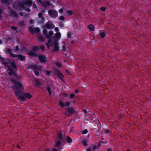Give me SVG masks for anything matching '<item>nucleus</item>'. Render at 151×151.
Masks as SVG:
<instances>
[{
    "label": "nucleus",
    "mask_w": 151,
    "mask_h": 151,
    "mask_svg": "<svg viewBox=\"0 0 151 151\" xmlns=\"http://www.w3.org/2000/svg\"><path fill=\"white\" fill-rule=\"evenodd\" d=\"M27 53V54L31 57H38L41 63H46L47 61L46 56L44 54L38 55L36 53L34 52L32 50H29L28 51Z\"/></svg>",
    "instance_id": "1"
},
{
    "label": "nucleus",
    "mask_w": 151,
    "mask_h": 151,
    "mask_svg": "<svg viewBox=\"0 0 151 151\" xmlns=\"http://www.w3.org/2000/svg\"><path fill=\"white\" fill-rule=\"evenodd\" d=\"M10 65L12 68L7 65H6L7 66V72L9 75L11 76H13L14 77H17L16 73L17 70V65L14 62L11 63Z\"/></svg>",
    "instance_id": "2"
},
{
    "label": "nucleus",
    "mask_w": 151,
    "mask_h": 151,
    "mask_svg": "<svg viewBox=\"0 0 151 151\" xmlns=\"http://www.w3.org/2000/svg\"><path fill=\"white\" fill-rule=\"evenodd\" d=\"M64 133L62 131H60L58 134V139L55 144L54 146L58 150L62 149L61 145L62 142L64 141Z\"/></svg>",
    "instance_id": "3"
},
{
    "label": "nucleus",
    "mask_w": 151,
    "mask_h": 151,
    "mask_svg": "<svg viewBox=\"0 0 151 151\" xmlns=\"http://www.w3.org/2000/svg\"><path fill=\"white\" fill-rule=\"evenodd\" d=\"M10 80L15 85L12 86L11 88L13 89L17 90L14 93L17 99H19V82L17 81L16 79L13 78H10Z\"/></svg>",
    "instance_id": "4"
},
{
    "label": "nucleus",
    "mask_w": 151,
    "mask_h": 151,
    "mask_svg": "<svg viewBox=\"0 0 151 151\" xmlns=\"http://www.w3.org/2000/svg\"><path fill=\"white\" fill-rule=\"evenodd\" d=\"M30 67L33 69L35 75L37 76H39V71H41L42 68V67L41 65H37L33 64H32V65L30 66Z\"/></svg>",
    "instance_id": "5"
},
{
    "label": "nucleus",
    "mask_w": 151,
    "mask_h": 151,
    "mask_svg": "<svg viewBox=\"0 0 151 151\" xmlns=\"http://www.w3.org/2000/svg\"><path fill=\"white\" fill-rule=\"evenodd\" d=\"M32 4V0H23L22 2L19 0V7L26 5L31 6Z\"/></svg>",
    "instance_id": "6"
},
{
    "label": "nucleus",
    "mask_w": 151,
    "mask_h": 151,
    "mask_svg": "<svg viewBox=\"0 0 151 151\" xmlns=\"http://www.w3.org/2000/svg\"><path fill=\"white\" fill-rule=\"evenodd\" d=\"M48 13L49 15L53 18H55L58 16V12L55 10L49 9Z\"/></svg>",
    "instance_id": "7"
},
{
    "label": "nucleus",
    "mask_w": 151,
    "mask_h": 151,
    "mask_svg": "<svg viewBox=\"0 0 151 151\" xmlns=\"http://www.w3.org/2000/svg\"><path fill=\"white\" fill-rule=\"evenodd\" d=\"M53 69L54 71L55 74L57 75L58 77L62 81H64L63 78H64V76L60 71L57 68H54Z\"/></svg>",
    "instance_id": "8"
},
{
    "label": "nucleus",
    "mask_w": 151,
    "mask_h": 151,
    "mask_svg": "<svg viewBox=\"0 0 151 151\" xmlns=\"http://www.w3.org/2000/svg\"><path fill=\"white\" fill-rule=\"evenodd\" d=\"M70 102L66 101L64 102L63 101L60 100L59 102V105L62 108L64 109L65 107H69L71 106Z\"/></svg>",
    "instance_id": "9"
},
{
    "label": "nucleus",
    "mask_w": 151,
    "mask_h": 151,
    "mask_svg": "<svg viewBox=\"0 0 151 151\" xmlns=\"http://www.w3.org/2000/svg\"><path fill=\"white\" fill-rule=\"evenodd\" d=\"M28 29L30 33L33 34H34L35 33H39L40 31V29L38 27H36L34 29L32 27H29L28 28Z\"/></svg>",
    "instance_id": "10"
},
{
    "label": "nucleus",
    "mask_w": 151,
    "mask_h": 151,
    "mask_svg": "<svg viewBox=\"0 0 151 151\" xmlns=\"http://www.w3.org/2000/svg\"><path fill=\"white\" fill-rule=\"evenodd\" d=\"M54 46L52 50V51L54 52H55L59 50V47L58 46V43L57 42L56 40H54Z\"/></svg>",
    "instance_id": "11"
},
{
    "label": "nucleus",
    "mask_w": 151,
    "mask_h": 151,
    "mask_svg": "<svg viewBox=\"0 0 151 151\" xmlns=\"http://www.w3.org/2000/svg\"><path fill=\"white\" fill-rule=\"evenodd\" d=\"M68 110H66L65 112L66 114H72L74 112V110L72 107L68 108Z\"/></svg>",
    "instance_id": "12"
},
{
    "label": "nucleus",
    "mask_w": 151,
    "mask_h": 151,
    "mask_svg": "<svg viewBox=\"0 0 151 151\" xmlns=\"http://www.w3.org/2000/svg\"><path fill=\"white\" fill-rule=\"evenodd\" d=\"M61 37V34L60 32H57L54 36L55 39L54 40H56L58 42V40Z\"/></svg>",
    "instance_id": "13"
},
{
    "label": "nucleus",
    "mask_w": 151,
    "mask_h": 151,
    "mask_svg": "<svg viewBox=\"0 0 151 151\" xmlns=\"http://www.w3.org/2000/svg\"><path fill=\"white\" fill-rule=\"evenodd\" d=\"M9 15L13 17H17V15L16 12L12 9L9 14Z\"/></svg>",
    "instance_id": "14"
},
{
    "label": "nucleus",
    "mask_w": 151,
    "mask_h": 151,
    "mask_svg": "<svg viewBox=\"0 0 151 151\" xmlns=\"http://www.w3.org/2000/svg\"><path fill=\"white\" fill-rule=\"evenodd\" d=\"M23 95L25 96L26 98L29 99H30L32 97V95L30 93L23 92Z\"/></svg>",
    "instance_id": "15"
},
{
    "label": "nucleus",
    "mask_w": 151,
    "mask_h": 151,
    "mask_svg": "<svg viewBox=\"0 0 151 151\" xmlns=\"http://www.w3.org/2000/svg\"><path fill=\"white\" fill-rule=\"evenodd\" d=\"M87 28L90 31H93L95 29V27L93 24H90L87 26Z\"/></svg>",
    "instance_id": "16"
},
{
    "label": "nucleus",
    "mask_w": 151,
    "mask_h": 151,
    "mask_svg": "<svg viewBox=\"0 0 151 151\" xmlns=\"http://www.w3.org/2000/svg\"><path fill=\"white\" fill-rule=\"evenodd\" d=\"M42 12H40L38 14V16L40 18H41V20H44L45 19V18L44 16H42V13H44L45 12V11L44 9H43V10H42Z\"/></svg>",
    "instance_id": "17"
},
{
    "label": "nucleus",
    "mask_w": 151,
    "mask_h": 151,
    "mask_svg": "<svg viewBox=\"0 0 151 151\" xmlns=\"http://www.w3.org/2000/svg\"><path fill=\"white\" fill-rule=\"evenodd\" d=\"M0 60L2 61L1 62L2 63L5 65H7L8 64V63L5 61L4 58L2 57L1 55H0Z\"/></svg>",
    "instance_id": "18"
},
{
    "label": "nucleus",
    "mask_w": 151,
    "mask_h": 151,
    "mask_svg": "<svg viewBox=\"0 0 151 151\" xmlns=\"http://www.w3.org/2000/svg\"><path fill=\"white\" fill-rule=\"evenodd\" d=\"M106 31L103 30L102 32L100 33L99 35L101 38H103L106 35Z\"/></svg>",
    "instance_id": "19"
},
{
    "label": "nucleus",
    "mask_w": 151,
    "mask_h": 151,
    "mask_svg": "<svg viewBox=\"0 0 151 151\" xmlns=\"http://www.w3.org/2000/svg\"><path fill=\"white\" fill-rule=\"evenodd\" d=\"M40 49V47L37 46H35L33 47L32 51L34 52H37Z\"/></svg>",
    "instance_id": "20"
},
{
    "label": "nucleus",
    "mask_w": 151,
    "mask_h": 151,
    "mask_svg": "<svg viewBox=\"0 0 151 151\" xmlns=\"http://www.w3.org/2000/svg\"><path fill=\"white\" fill-rule=\"evenodd\" d=\"M24 88L23 87V85L21 82L19 81V94L22 91H23Z\"/></svg>",
    "instance_id": "21"
},
{
    "label": "nucleus",
    "mask_w": 151,
    "mask_h": 151,
    "mask_svg": "<svg viewBox=\"0 0 151 151\" xmlns=\"http://www.w3.org/2000/svg\"><path fill=\"white\" fill-rule=\"evenodd\" d=\"M53 35V32L52 31H50L48 34L46 35V37L47 39H49Z\"/></svg>",
    "instance_id": "22"
},
{
    "label": "nucleus",
    "mask_w": 151,
    "mask_h": 151,
    "mask_svg": "<svg viewBox=\"0 0 151 151\" xmlns=\"http://www.w3.org/2000/svg\"><path fill=\"white\" fill-rule=\"evenodd\" d=\"M46 88L49 93V95H51L52 94V91H51V87L49 85H47Z\"/></svg>",
    "instance_id": "23"
},
{
    "label": "nucleus",
    "mask_w": 151,
    "mask_h": 151,
    "mask_svg": "<svg viewBox=\"0 0 151 151\" xmlns=\"http://www.w3.org/2000/svg\"><path fill=\"white\" fill-rule=\"evenodd\" d=\"M34 84L36 86H38L41 85V83L39 81V80L38 79H37L35 80Z\"/></svg>",
    "instance_id": "24"
},
{
    "label": "nucleus",
    "mask_w": 151,
    "mask_h": 151,
    "mask_svg": "<svg viewBox=\"0 0 151 151\" xmlns=\"http://www.w3.org/2000/svg\"><path fill=\"white\" fill-rule=\"evenodd\" d=\"M39 40L40 41V42H42L45 39V37L43 36H40L39 37Z\"/></svg>",
    "instance_id": "25"
},
{
    "label": "nucleus",
    "mask_w": 151,
    "mask_h": 151,
    "mask_svg": "<svg viewBox=\"0 0 151 151\" xmlns=\"http://www.w3.org/2000/svg\"><path fill=\"white\" fill-rule=\"evenodd\" d=\"M26 58L24 56L19 54V61H24L25 60Z\"/></svg>",
    "instance_id": "26"
},
{
    "label": "nucleus",
    "mask_w": 151,
    "mask_h": 151,
    "mask_svg": "<svg viewBox=\"0 0 151 151\" xmlns=\"http://www.w3.org/2000/svg\"><path fill=\"white\" fill-rule=\"evenodd\" d=\"M66 140L67 142L68 143H71L72 141L71 138L69 136H67Z\"/></svg>",
    "instance_id": "27"
},
{
    "label": "nucleus",
    "mask_w": 151,
    "mask_h": 151,
    "mask_svg": "<svg viewBox=\"0 0 151 151\" xmlns=\"http://www.w3.org/2000/svg\"><path fill=\"white\" fill-rule=\"evenodd\" d=\"M45 27L47 29H50L51 28V25L49 23L47 22L45 25Z\"/></svg>",
    "instance_id": "28"
},
{
    "label": "nucleus",
    "mask_w": 151,
    "mask_h": 151,
    "mask_svg": "<svg viewBox=\"0 0 151 151\" xmlns=\"http://www.w3.org/2000/svg\"><path fill=\"white\" fill-rule=\"evenodd\" d=\"M72 32L70 31H69L67 33V37L69 39H70L72 35Z\"/></svg>",
    "instance_id": "29"
},
{
    "label": "nucleus",
    "mask_w": 151,
    "mask_h": 151,
    "mask_svg": "<svg viewBox=\"0 0 151 151\" xmlns=\"http://www.w3.org/2000/svg\"><path fill=\"white\" fill-rule=\"evenodd\" d=\"M67 15L68 16L71 15L73 14L72 11L70 10H67Z\"/></svg>",
    "instance_id": "30"
},
{
    "label": "nucleus",
    "mask_w": 151,
    "mask_h": 151,
    "mask_svg": "<svg viewBox=\"0 0 151 151\" xmlns=\"http://www.w3.org/2000/svg\"><path fill=\"white\" fill-rule=\"evenodd\" d=\"M10 55L12 58H16L17 57H18V60H19V55L15 54L12 53V54H11Z\"/></svg>",
    "instance_id": "31"
},
{
    "label": "nucleus",
    "mask_w": 151,
    "mask_h": 151,
    "mask_svg": "<svg viewBox=\"0 0 151 151\" xmlns=\"http://www.w3.org/2000/svg\"><path fill=\"white\" fill-rule=\"evenodd\" d=\"M26 100V97L24 96H20L19 95V100L24 101Z\"/></svg>",
    "instance_id": "32"
},
{
    "label": "nucleus",
    "mask_w": 151,
    "mask_h": 151,
    "mask_svg": "<svg viewBox=\"0 0 151 151\" xmlns=\"http://www.w3.org/2000/svg\"><path fill=\"white\" fill-rule=\"evenodd\" d=\"M50 3L49 1H47L43 4V5L45 7H46L47 6H50Z\"/></svg>",
    "instance_id": "33"
},
{
    "label": "nucleus",
    "mask_w": 151,
    "mask_h": 151,
    "mask_svg": "<svg viewBox=\"0 0 151 151\" xmlns=\"http://www.w3.org/2000/svg\"><path fill=\"white\" fill-rule=\"evenodd\" d=\"M55 64L58 67L60 68L62 66V64L58 62H56L55 63Z\"/></svg>",
    "instance_id": "34"
},
{
    "label": "nucleus",
    "mask_w": 151,
    "mask_h": 151,
    "mask_svg": "<svg viewBox=\"0 0 151 151\" xmlns=\"http://www.w3.org/2000/svg\"><path fill=\"white\" fill-rule=\"evenodd\" d=\"M86 142H87L86 140H84L83 141H82V143L84 146L86 147L88 145L87 143Z\"/></svg>",
    "instance_id": "35"
},
{
    "label": "nucleus",
    "mask_w": 151,
    "mask_h": 151,
    "mask_svg": "<svg viewBox=\"0 0 151 151\" xmlns=\"http://www.w3.org/2000/svg\"><path fill=\"white\" fill-rule=\"evenodd\" d=\"M22 7L24 9V10H25L26 11L28 12H29L31 11V10L29 8L25 7H24V6H23Z\"/></svg>",
    "instance_id": "36"
},
{
    "label": "nucleus",
    "mask_w": 151,
    "mask_h": 151,
    "mask_svg": "<svg viewBox=\"0 0 151 151\" xmlns=\"http://www.w3.org/2000/svg\"><path fill=\"white\" fill-rule=\"evenodd\" d=\"M6 52H7L10 55L12 54V50L10 48H7L6 50Z\"/></svg>",
    "instance_id": "37"
},
{
    "label": "nucleus",
    "mask_w": 151,
    "mask_h": 151,
    "mask_svg": "<svg viewBox=\"0 0 151 151\" xmlns=\"http://www.w3.org/2000/svg\"><path fill=\"white\" fill-rule=\"evenodd\" d=\"M44 72L46 74V75L48 76H50V72L48 70H45L44 71Z\"/></svg>",
    "instance_id": "38"
},
{
    "label": "nucleus",
    "mask_w": 151,
    "mask_h": 151,
    "mask_svg": "<svg viewBox=\"0 0 151 151\" xmlns=\"http://www.w3.org/2000/svg\"><path fill=\"white\" fill-rule=\"evenodd\" d=\"M43 33L44 35H46L47 34V31L45 29H44L43 30Z\"/></svg>",
    "instance_id": "39"
},
{
    "label": "nucleus",
    "mask_w": 151,
    "mask_h": 151,
    "mask_svg": "<svg viewBox=\"0 0 151 151\" xmlns=\"http://www.w3.org/2000/svg\"><path fill=\"white\" fill-rule=\"evenodd\" d=\"M64 25H65L64 24L63 22H60L59 23V27L60 28H63V27L64 26Z\"/></svg>",
    "instance_id": "40"
},
{
    "label": "nucleus",
    "mask_w": 151,
    "mask_h": 151,
    "mask_svg": "<svg viewBox=\"0 0 151 151\" xmlns=\"http://www.w3.org/2000/svg\"><path fill=\"white\" fill-rule=\"evenodd\" d=\"M1 3L5 4L9 2L8 0H1Z\"/></svg>",
    "instance_id": "41"
},
{
    "label": "nucleus",
    "mask_w": 151,
    "mask_h": 151,
    "mask_svg": "<svg viewBox=\"0 0 151 151\" xmlns=\"http://www.w3.org/2000/svg\"><path fill=\"white\" fill-rule=\"evenodd\" d=\"M59 19L60 20H61L63 21L65 19V18L64 17V16H60L59 17Z\"/></svg>",
    "instance_id": "42"
},
{
    "label": "nucleus",
    "mask_w": 151,
    "mask_h": 151,
    "mask_svg": "<svg viewBox=\"0 0 151 151\" xmlns=\"http://www.w3.org/2000/svg\"><path fill=\"white\" fill-rule=\"evenodd\" d=\"M88 130L87 129H85L82 132L83 134H85L88 133Z\"/></svg>",
    "instance_id": "43"
},
{
    "label": "nucleus",
    "mask_w": 151,
    "mask_h": 151,
    "mask_svg": "<svg viewBox=\"0 0 151 151\" xmlns=\"http://www.w3.org/2000/svg\"><path fill=\"white\" fill-rule=\"evenodd\" d=\"M95 116V114H93V115H90L89 118H90L92 120L93 119Z\"/></svg>",
    "instance_id": "44"
},
{
    "label": "nucleus",
    "mask_w": 151,
    "mask_h": 151,
    "mask_svg": "<svg viewBox=\"0 0 151 151\" xmlns=\"http://www.w3.org/2000/svg\"><path fill=\"white\" fill-rule=\"evenodd\" d=\"M75 95L74 93H72L69 95V97L70 98L72 99L75 97Z\"/></svg>",
    "instance_id": "45"
},
{
    "label": "nucleus",
    "mask_w": 151,
    "mask_h": 151,
    "mask_svg": "<svg viewBox=\"0 0 151 151\" xmlns=\"http://www.w3.org/2000/svg\"><path fill=\"white\" fill-rule=\"evenodd\" d=\"M62 50L64 51H66L67 50L65 47V46L63 45L62 47Z\"/></svg>",
    "instance_id": "46"
},
{
    "label": "nucleus",
    "mask_w": 151,
    "mask_h": 151,
    "mask_svg": "<svg viewBox=\"0 0 151 151\" xmlns=\"http://www.w3.org/2000/svg\"><path fill=\"white\" fill-rule=\"evenodd\" d=\"M40 49H41V50L42 51H43L45 50V47L44 46L42 45L40 46Z\"/></svg>",
    "instance_id": "47"
},
{
    "label": "nucleus",
    "mask_w": 151,
    "mask_h": 151,
    "mask_svg": "<svg viewBox=\"0 0 151 151\" xmlns=\"http://www.w3.org/2000/svg\"><path fill=\"white\" fill-rule=\"evenodd\" d=\"M100 9L102 11H104L106 10V8L105 7L103 6L101 7Z\"/></svg>",
    "instance_id": "48"
},
{
    "label": "nucleus",
    "mask_w": 151,
    "mask_h": 151,
    "mask_svg": "<svg viewBox=\"0 0 151 151\" xmlns=\"http://www.w3.org/2000/svg\"><path fill=\"white\" fill-rule=\"evenodd\" d=\"M98 148V147L96 146H93V147H92V149H93V151H95V150Z\"/></svg>",
    "instance_id": "49"
},
{
    "label": "nucleus",
    "mask_w": 151,
    "mask_h": 151,
    "mask_svg": "<svg viewBox=\"0 0 151 151\" xmlns=\"http://www.w3.org/2000/svg\"><path fill=\"white\" fill-rule=\"evenodd\" d=\"M92 150V147H89L86 150L87 151H91Z\"/></svg>",
    "instance_id": "50"
},
{
    "label": "nucleus",
    "mask_w": 151,
    "mask_h": 151,
    "mask_svg": "<svg viewBox=\"0 0 151 151\" xmlns=\"http://www.w3.org/2000/svg\"><path fill=\"white\" fill-rule=\"evenodd\" d=\"M55 30L56 32H58L59 29L58 27H55Z\"/></svg>",
    "instance_id": "51"
},
{
    "label": "nucleus",
    "mask_w": 151,
    "mask_h": 151,
    "mask_svg": "<svg viewBox=\"0 0 151 151\" xmlns=\"http://www.w3.org/2000/svg\"><path fill=\"white\" fill-rule=\"evenodd\" d=\"M3 10L2 8H0V17H2V16H1V15L3 13Z\"/></svg>",
    "instance_id": "52"
},
{
    "label": "nucleus",
    "mask_w": 151,
    "mask_h": 151,
    "mask_svg": "<svg viewBox=\"0 0 151 151\" xmlns=\"http://www.w3.org/2000/svg\"><path fill=\"white\" fill-rule=\"evenodd\" d=\"M83 112L86 114L88 113L87 110L85 109H83Z\"/></svg>",
    "instance_id": "53"
},
{
    "label": "nucleus",
    "mask_w": 151,
    "mask_h": 151,
    "mask_svg": "<svg viewBox=\"0 0 151 151\" xmlns=\"http://www.w3.org/2000/svg\"><path fill=\"white\" fill-rule=\"evenodd\" d=\"M11 28L13 30H16L17 29V28L16 27L13 26H12Z\"/></svg>",
    "instance_id": "54"
},
{
    "label": "nucleus",
    "mask_w": 151,
    "mask_h": 151,
    "mask_svg": "<svg viewBox=\"0 0 151 151\" xmlns=\"http://www.w3.org/2000/svg\"><path fill=\"white\" fill-rule=\"evenodd\" d=\"M65 72L67 73L68 74L70 75H71V73H70V71H69L68 70H65Z\"/></svg>",
    "instance_id": "55"
},
{
    "label": "nucleus",
    "mask_w": 151,
    "mask_h": 151,
    "mask_svg": "<svg viewBox=\"0 0 151 151\" xmlns=\"http://www.w3.org/2000/svg\"><path fill=\"white\" fill-rule=\"evenodd\" d=\"M48 43L49 44L51 43L52 42V40L51 39H48Z\"/></svg>",
    "instance_id": "56"
},
{
    "label": "nucleus",
    "mask_w": 151,
    "mask_h": 151,
    "mask_svg": "<svg viewBox=\"0 0 151 151\" xmlns=\"http://www.w3.org/2000/svg\"><path fill=\"white\" fill-rule=\"evenodd\" d=\"M63 8H61L59 10V12L60 13H62L63 12Z\"/></svg>",
    "instance_id": "57"
},
{
    "label": "nucleus",
    "mask_w": 151,
    "mask_h": 151,
    "mask_svg": "<svg viewBox=\"0 0 151 151\" xmlns=\"http://www.w3.org/2000/svg\"><path fill=\"white\" fill-rule=\"evenodd\" d=\"M43 23V22L41 20H39L37 22V23L39 24H42Z\"/></svg>",
    "instance_id": "58"
},
{
    "label": "nucleus",
    "mask_w": 151,
    "mask_h": 151,
    "mask_svg": "<svg viewBox=\"0 0 151 151\" xmlns=\"http://www.w3.org/2000/svg\"><path fill=\"white\" fill-rule=\"evenodd\" d=\"M101 145V142H99V143L97 145V147H98V148H99Z\"/></svg>",
    "instance_id": "59"
},
{
    "label": "nucleus",
    "mask_w": 151,
    "mask_h": 151,
    "mask_svg": "<svg viewBox=\"0 0 151 151\" xmlns=\"http://www.w3.org/2000/svg\"><path fill=\"white\" fill-rule=\"evenodd\" d=\"M33 7L34 8H35L36 9H37V8L36 5L34 3L33 4Z\"/></svg>",
    "instance_id": "60"
},
{
    "label": "nucleus",
    "mask_w": 151,
    "mask_h": 151,
    "mask_svg": "<svg viewBox=\"0 0 151 151\" xmlns=\"http://www.w3.org/2000/svg\"><path fill=\"white\" fill-rule=\"evenodd\" d=\"M87 114H86L85 115V116L86 117H88V116H89L90 113H88Z\"/></svg>",
    "instance_id": "61"
},
{
    "label": "nucleus",
    "mask_w": 151,
    "mask_h": 151,
    "mask_svg": "<svg viewBox=\"0 0 151 151\" xmlns=\"http://www.w3.org/2000/svg\"><path fill=\"white\" fill-rule=\"evenodd\" d=\"M100 142L102 143L103 144H107L108 142L107 141H100Z\"/></svg>",
    "instance_id": "62"
},
{
    "label": "nucleus",
    "mask_w": 151,
    "mask_h": 151,
    "mask_svg": "<svg viewBox=\"0 0 151 151\" xmlns=\"http://www.w3.org/2000/svg\"><path fill=\"white\" fill-rule=\"evenodd\" d=\"M33 20L32 19H30L29 20V24H32L33 23Z\"/></svg>",
    "instance_id": "63"
},
{
    "label": "nucleus",
    "mask_w": 151,
    "mask_h": 151,
    "mask_svg": "<svg viewBox=\"0 0 151 151\" xmlns=\"http://www.w3.org/2000/svg\"><path fill=\"white\" fill-rule=\"evenodd\" d=\"M54 40H53V41L52 42H51V43H50V45L51 46H52L53 45H54Z\"/></svg>",
    "instance_id": "64"
}]
</instances>
